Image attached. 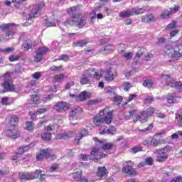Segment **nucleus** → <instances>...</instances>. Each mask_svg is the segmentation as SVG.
Here are the masks:
<instances>
[{"label": "nucleus", "mask_w": 182, "mask_h": 182, "mask_svg": "<svg viewBox=\"0 0 182 182\" xmlns=\"http://www.w3.org/2000/svg\"><path fill=\"white\" fill-rule=\"evenodd\" d=\"M94 141H97V147L91 151V157H94V160L97 161L100 159H104L107 155L102 153L103 150H112L113 149V144H103V141L98 140L97 137L93 138Z\"/></svg>", "instance_id": "obj_1"}, {"label": "nucleus", "mask_w": 182, "mask_h": 182, "mask_svg": "<svg viewBox=\"0 0 182 182\" xmlns=\"http://www.w3.org/2000/svg\"><path fill=\"white\" fill-rule=\"evenodd\" d=\"M67 12L70 15L71 18H68L64 22V25L65 26L68 25H75V23H77V26L80 29L86 25V21L82 18V15L76 13V7L68 9Z\"/></svg>", "instance_id": "obj_2"}, {"label": "nucleus", "mask_w": 182, "mask_h": 182, "mask_svg": "<svg viewBox=\"0 0 182 182\" xmlns=\"http://www.w3.org/2000/svg\"><path fill=\"white\" fill-rule=\"evenodd\" d=\"M113 120V112L109 108H105L100 112L99 116L93 119V123L95 126H102L103 123L110 124Z\"/></svg>", "instance_id": "obj_3"}, {"label": "nucleus", "mask_w": 182, "mask_h": 182, "mask_svg": "<svg viewBox=\"0 0 182 182\" xmlns=\"http://www.w3.org/2000/svg\"><path fill=\"white\" fill-rule=\"evenodd\" d=\"M165 49V56H169V58H171L168 60V62H176V60H178V59L182 56V53L180 52V50H177L171 46H166Z\"/></svg>", "instance_id": "obj_4"}, {"label": "nucleus", "mask_w": 182, "mask_h": 182, "mask_svg": "<svg viewBox=\"0 0 182 182\" xmlns=\"http://www.w3.org/2000/svg\"><path fill=\"white\" fill-rule=\"evenodd\" d=\"M133 166H134V163L133 161H125L124 163V167L122 168V172H124V174H127V176H129L131 177L132 176H137L139 173L136 168H133Z\"/></svg>", "instance_id": "obj_5"}, {"label": "nucleus", "mask_w": 182, "mask_h": 182, "mask_svg": "<svg viewBox=\"0 0 182 182\" xmlns=\"http://www.w3.org/2000/svg\"><path fill=\"white\" fill-rule=\"evenodd\" d=\"M41 6H43V4H40V5H36L33 6L30 14H28V17L25 23L26 25H28V22L29 25H31L32 22H33L32 19H33V18H38V16L41 15Z\"/></svg>", "instance_id": "obj_6"}, {"label": "nucleus", "mask_w": 182, "mask_h": 182, "mask_svg": "<svg viewBox=\"0 0 182 182\" xmlns=\"http://www.w3.org/2000/svg\"><path fill=\"white\" fill-rule=\"evenodd\" d=\"M4 77V81L1 84V86H3L6 92H15V87L12 85V82L11 81V73H6Z\"/></svg>", "instance_id": "obj_7"}, {"label": "nucleus", "mask_w": 182, "mask_h": 182, "mask_svg": "<svg viewBox=\"0 0 182 182\" xmlns=\"http://www.w3.org/2000/svg\"><path fill=\"white\" fill-rule=\"evenodd\" d=\"M83 110L80 107H77L73 108L70 112V121L72 122L73 120H77L79 119L80 114H82V112Z\"/></svg>", "instance_id": "obj_8"}, {"label": "nucleus", "mask_w": 182, "mask_h": 182, "mask_svg": "<svg viewBox=\"0 0 182 182\" xmlns=\"http://www.w3.org/2000/svg\"><path fill=\"white\" fill-rule=\"evenodd\" d=\"M48 52V48L43 47V48H39L38 50L36 51V55L34 57V60L36 62H41L42 60V58L45 53Z\"/></svg>", "instance_id": "obj_9"}, {"label": "nucleus", "mask_w": 182, "mask_h": 182, "mask_svg": "<svg viewBox=\"0 0 182 182\" xmlns=\"http://www.w3.org/2000/svg\"><path fill=\"white\" fill-rule=\"evenodd\" d=\"M166 85L170 86L171 87H175L178 90H182V82L181 81H175L174 80H169L166 82Z\"/></svg>", "instance_id": "obj_10"}, {"label": "nucleus", "mask_w": 182, "mask_h": 182, "mask_svg": "<svg viewBox=\"0 0 182 182\" xmlns=\"http://www.w3.org/2000/svg\"><path fill=\"white\" fill-rule=\"evenodd\" d=\"M69 109L68 104L65 102H60L55 105V110L59 113H63V112H66Z\"/></svg>", "instance_id": "obj_11"}, {"label": "nucleus", "mask_w": 182, "mask_h": 182, "mask_svg": "<svg viewBox=\"0 0 182 182\" xmlns=\"http://www.w3.org/2000/svg\"><path fill=\"white\" fill-rule=\"evenodd\" d=\"M156 21H157V18H156V16L153 14L143 16L141 18V22H144V23H150V22H156Z\"/></svg>", "instance_id": "obj_12"}, {"label": "nucleus", "mask_w": 182, "mask_h": 182, "mask_svg": "<svg viewBox=\"0 0 182 182\" xmlns=\"http://www.w3.org/2000/svg\"><path fill=\"white\" fill-rule=\"evenodd\" d=\"M97 176H98V177H100V178H101L102 180H105V178H107V171L106 167H99L97 168Z\"/></svg>", "instance_id": "obj_13"}, {"label": "nucleus", "mask_w": 182, "mask_h": 182, "mask_svg": "<svg viewBox=\"0 0 182 182\" xmlns=\"http://www.w3.org/2000/svg\"><path fill=\"white\" fill-rule=\"evenodd\" d=\"M156 154H158L156 161H159V163H163V161H166L168 159V155L167 154H163L161 151L156 150Z\"/></svg>", "instance_id": "obj_14"}, {"label": "nucleus", "mask_w": 182, "mask_h": 182, "mask_svg": "<svg viewBox=\"0 0 182 182\" xmlns=\"http://www.w3.org/2000/svg\"><path fill=\"white\" fill-rule=\"evenodd\" d=\"M6 134L8 137H11V139H18V137H19V132H18L16 129H9L6 132Z\"/></svg>", "instance_id": "obj_15"}, {"label": "nucleus", "mask_w": 182, "mask_h": 182, "mask_svg": "<svg viewBox=\"0 0 182 182\" xmlns=\"http://www.w3.org/2000/svg\"><path fill=\"white\" fill-rule=\"evenodd\" d=\"M78 134L79 135L76 136L75 141L76 144H79V143H80V140H82V139H83V137L87 134V130L85 129H82Z\"/></svg>", "instance_id": "obj_16"}, {"label": "nucleus", "mask_w": 182, "mask_h": 182, "mask_svg": "<svg viewBox=\"0 0 182 182\" xmlns=\"http://www.w3.org/2000/svg\"><path fill=\"white\" fill-rule=\"evenodd\" d=\"M105 79L107 82H113L114 80V74H113L112 70H107L105 72Z\"/></svg>", "instance_id": "obj_17"}, {"label": "nucleus", "mask_w": 182, "mask_h": 182, "mask_svg": "<svg viewBox=\"0 0 182 182\" xmlns=\"http://www.w3.org/2000/svg\"><path fill=\"white\" fill-rule=\"evenodd\" d=\"M136 120H139L141 123H146L149 120V117L147 116V114L146 112H141L139 115L136 117Z\"/></svg>", "instance_id": "obj_18"}, {"label": "nucleus", "mask_w": 182, "mask_h": 182, "mask_svg": "<svg viewBox=\"0 0 182 182\" xmlns=\"http://www.w3.org/2000/svg\"><path fill=\"white\" fill-rule=\"evenodd\" d=\"M32 41H31V40L25 41L21 46V49L29 50V49H32Z\"/></svg>", "instance_id": "obj_19"}, {"label": "nucleus", "mask_w": 182, "mask_h": 182, "mask_svg": "<svg viewBox=\"0 0 182 182\" xmlns=\"http://www.w3.org/2000/svg\"><path fill=\"white\" fill-rule=\"evenodd\" d=\"M15 36V31L12 28L6 31V35L4 37L5 41H9V39H12Z\"/></svg>", "instance_id": "obj_20"}, {"label": "nucleus", "mask_w": 182, "mask_h": 182, "mask_svg": "<svg viewBox=\"0 0 182 182\" xmlns=\"http://www.w3.org/2000/svg\"><path fill=\"white\" fill-rule=\"evenodd\" d=\"M15 23H4L0 26V28L4 31V32H6V31H9V29L12 28V26H16Z\"/></svg>", "instance_id": "obj_21"}, {"label": "nucleus", "mask_w": 182, "mask_h": 182, "mask_svg": "<svg viewBox=\"0 0 182 182\" xmlns=\"http://www.w3.org/2000/svg\"><path fill=\"white\" fill-rule=\"evenodd\" d=\"M113 50H114V47L113 46L110 45V46H105L104 47V48L102 50V53L106 55L107 53H112V52H113Z\"/></svg>", "instance_id": "obj_22"}, {"label": "nucleus", "mask_w": 182, "mask_h": 182, "mask_svg": "<svg viewBox=\"0 0 182 182\" xmlns=\"http://www.w3.org/2000/svg\"><path fill=\"white\" fill-rule=\"evenodd\" d=\"M176 97H177V95H176V93H168L167 97L168 103H170V104L176 103Z\"/></svg>", "instance_id": "obj_23"}, {"label": "nucleus", "mask_w": 182, "mask_h": 182, "mask_svg": "<svg viewBox=\"0 0 182 182\" xmlns=\"http://www.w3.org/2000/svg\"><path fill=\"white\" fill-rule=\"evenodd\" d=\"M89 97H90V94L86 91H83L79 95V99L81 102L86 100V99H89Z\"/></svg>", "instance_id": "obj_24"}, {"label": "nucleus", "mask_w": 182, "mask_h": 182, "mask_svg": "<svg viewBox=\"0 0 182 182\" xmlns=\"http://www.w3.org/2000/svg\"><path fill=\"white\" fill-rule=\"evenodd\" d=\"M132 16L133 15H140L141 14H144V9L143 8H134V9H132Z\"/></svg>", "instance_id": "obj_25"}, {"label": "nucleus", "mask_w": 182, "mask_h": 182, "mask_svg": "<svg viewBox=\"0 0 182 182\" xmlns=\"http://www.w3.org/2000/svg\"><path fill=\"white\" fill-rule=\"evenodd\" d=\"M119 16L120 18H129L133 16V14L132 13V10L130 11H122L119 13Z\"/></svg>", "instance_id": "obj_26"}, {"label": "nucleus", "mask_w": 182, "mask_h": 182, "mask_svg": "<svg viewBox=\"0 0 182 182\" xmlns=\"http://www.w3.org/2000/svg\"><path fill=\"white\" fill-rule=\"evenodd\" d=\"M41 139L44 140V141H50V140L52 139V134H50V132H46L42 135Z\"/></svg>", "instance_id": "obj_27"}, {"label": "nucleus", "mask_w": 182, "mask_h": 182, "mask_svg": "<svg viewBox=\"0 0 182 182\" xmlns=\"http://www.w3.org/2000/svg\"><path fill=\"white\" fill-rule=\"evenodd\" d=\"M81 85H87V83H90V80H89V76L87 75H82L80 80Z\"/></svg>", "instance_id": "obj_28"}, {"label": "nucleus", "mask_w": 182, "mask_h": 182, "mask_svg": "<svg viewBox=\"0 0 182 182\" xmlns=\"http://www.w3.org/2000/svg\"><path fill=\"white\" fill-rule=\"evenodd\" d=\"M73 177L75 180V181H80V178H82V172L77 171L73 173Z\"/></svg>", "instance_id": "obj_29"}, {"label": "nucleus", "mask_w": 182, "mask_h": 182, "mask_svg": "<svg viewBox=\"0 0 182 182\" xmlns=\"http://www.w3.org/2000/svg\"><path fill=\"white\" fill-rule=\"evenodd\" d=\"M19 120V118L16 116H13L10 119V124L11 126H16L18 124V122Z\"/></svg>", "instance_id": "obj_30"}, {"label": "nucleus", "mask_w": 182, "mask_h": 182, "mask_svg": "<svg viewBox=\"0 0 182 182\" xmlns=\"http://www.w3.org/2000/svg\"><path fill=\"white\" fill-rule=\"evenodd\" d=\"M153 83L154 82L151 80H146L143 82V86H144V87H148V89H150L153 87Z\"/></svg>", "instance_id": "obj_31"}, {"label": "nucleus", "mask_w": 182, "mask_h": 182, "mask_svg": "<svg viewBox=\"0 0 182 182\" xmlns=\"http://www.w3.org/2000/svg\"><path fill=\"white\" fill-rule=\"evenodd\" d=\"M34 127H35L33 126V123L32 122L28 121L26 122V129L28 132H32V130H33Z\"/></svg>", "instance_id": "obj_32"}, {"label": "nucleus", "mask_w": 182, "mask_h": 182, "mask_svg": "<svg viewBox=\"0 0 182 182\" xmlns=\"http://www.w3.org/2000/svg\"><path fill=\"white\" fill-rule=\"evenodd\" d=\"M122 87H124V92H129V90H130L132 88V83L129 82H124L122 83Z\"/></svg>", "instance_id": "obj_33"}, {"label": "nucleus", "mask_w": 182, "mask_h": 182, "mask_svg": "<svg viewBox=\"0 0 182 182\" xmlns=\"http://www.w3.org/2000/svg\"><path fill=\"white\" fill-rule=\"evenodd\" d=\"M40 154L45 159H49V157H50V154L49 153L48 149H43V150L40 151Z\"/></svg>", "instance_id": "obj_34"}, {"label": "nucleus", "mask_w": 182, "mask_h": 182, "mask_svg": "<svg viewBox=\"0 0 182 182\" xmlns=\"http://www.w3.org/2000/svg\"><path fill=\"white\" fill-rule=\"evenodd\" d=\"M156 109L153 107L147 108L145 111H143V112H146V116L149 117V116H153L154 114V112Z\"/></svg>", "instance_id": "obj_35"}, {"label": "nucleus", "mask_w": 182, "mask_h": 182, "mask_svg": "<svg viewBox=\"0 0 182 182\" xmlns=\"http://www.w3.org/2000/svg\"><path fill=\"white\" fill-rule=\"evenodd\" d=\"M171 146H166L164 148L157 149L158 151H161L162 154H166V153H168V151H171Z\"/></svg>", "instance_id": "obj_36"}, {"label": "nucleus", "mask_w": 182, "mask_h": 182, "mask_svg": "<svg viewBox=\"0 0 182 182\" xmlns=\"http://www.w3.org/2000/svg\"><path fill=\"white\" fill-rule=\"evenodd\" d=\"M144 50L143 47H139L138 52L136 53L135 57L138 58H141V56H143V54L144 53V50Z\"/></svg>", "instance_id": "obj_37"}, {"label": "nucleus", "mask_w": 182, "mask_h": 182, "mask_svg": "<svg viewBox=\"0 0 182 182\" xmlns=\"http://www.w3.org/2000/svg\"><path fill=\"white\" fill-rule=\"evenodd\" d=\"M57 139L58 140H62V139H69V134H68L67 132H65L63 134H58L57 135Z\"/></svg>", "instance_id": "obj_38"}, {"label": "nucleus", "mask_w": 182, "mask_h": 182, "mask_svg": "<svg viewBox=\"0 0 182 182\" xmlns=\"http://www.w3.org/2000/svg\"><path fill=\"white\" fill-rule=\"evenodd\" d=\"M122 100H123V97L122 96H119V95H115L114 97V103L119 106V105H120V103H122Z\"/></svg>", "instance_id": "obj_39"}, {"label": "nucleus", "mask_w": 182, "mask_h": 182, "mask_svg": "<svg viewBox=\"0 0 182 182\" xmlns=\"http://www.w3.org/2000/svg\"><path fill=\"white\" fill-rule=\"evenodd\" d=\"M15 50V48L14 47H9L4 49H1L0 52H3L4 53H12Z\"/></svg>", "instance_id": "obj_40"}, {"label": "nucleus", "mask_w": 182, "mask_h": 182, "mask_svg": "<svg viewBox=\"0 0 182 182\" xmlns=\"http://www.w3.org/2000/svg\"><path fill=\"white\" fill-rule=\"evenodd\" d=\"M151 144H152L154 147H157V146H160V144H161V141L160 139H152L151 141Z\"/></svg>", "instance_id": "obj_41"}, {"label": "nucleus", "mask_w": 182, "mask_h": 182, "mask_svg": "<svg viewBox=\"0 0 182 182\" xmlns=\"http://www.w3.org/2000/svg\"><path fill=\"white\" fill-rule=\"evenodd\" d=\"M86 45H87V41H85V40H80L78 41L75 43V46H86Z\"/></svg>", "instance_id": "obj_42"}, {"label": "nucleus", "mask_w": 182, "mask_h": 182, "mask_svg": "<svg viewBox=\"0 0 182 182\" xmlns=\"http://www.w3.org/2000/svg\"><path fill=\"white\" fill-rule=\"evenodd\" d=\"M171 15V11H166L161 15V19H166V18H168Z\"/></svg>", "instance_id": "obj_43"}, {"label": "nucleus", "mask_w": 182, "mask_h": 182, "mask_svg": "<svg viewBox=\"0 0 182 182\" xmlns=\"http://www.w3.org/2000/svg\"><path fill=\"white\" fill-rule=\"evenodd\" d=\"M133 56H134V53H133L132 52L125 53L124 54V58L127 60H130V59H132V58H133Z\"/></svg>", "instance_id": "obj_44"}, {"label": "nucleus", "mask_w": 182, "mask_h": 182, "mask_svg": "<svg viewBox=\"0 0 182 182\" xmlns=\"http://www.w3.org/2000/svg\"><path fill=\"white\" fill-rule=\"evenodd\" d=\"M38 100H39V96L38 95H33L31 97V103H33V105H36V103H38Z\"/></svg>", "instance_id": "obj_45"}, {"label": "nucleus", "mask_w": 182, "mask_h": 182, "mask_svg": "<svg viewBox=\"0 0 182 182\" xmlns=\"http://www.w3.org/2000/svg\"><path fill=\"white\" fill-rule=\"evenodd\" d=\"M62 65L60 66H56V65H53L50 68V70H51V72H60V69H62Z\"/></svg>", "instance_id": "obj_46"}, {"label": "nucleus", "mask_w": 182, "mask_h": 182, "mask_svg": "<svg viewBox=\"0 0 182 182\" xmlns=\"http://www.w3.org/2000/svg\"><path fill=\"white\" fill-rule=\"evenodd\" d=\"M63 77H65V75L63 74H59L54 76L55 82H62Z\"/></svg>", "instance_id": "obj_47"}, {"label": "nucleus", "mask_w": 182, "mask_h": 182, "mask_svg": "<svg viewBox=\"0 0 182 182\" xmlns=\"http://www.w3.org/2000/svg\"><path fill=\"white\" fill-rule=\"evenodd\" d=\"M176 119H178V125L179 127H182V112L176 115Z\"/></svg>", "instance_id": "obj_48"}, {"label": "nucleus", "mask_w": 182, "mask_h": 182, "mask_svg": "<svg viewBox=\"0 0 182 182\" xmlns=\"http://www.w3.org/2000/svg\"><path fill=\"white\" fill-rule=\"evenodd\" d=\"M136 113H137V109H132L131 111L129 112V115L126 117V119H127V120H129V119H131V117H133L134 116V114H136Z\"/></svg>", "instance_id": "obj_49"}, {"label": "nucleus", "mask_w": 182, "mask_h": 182, "mask_svg": "<svg viewBox=\"0 0 182 182\" xmlns=\"http://www.w3.org/2000/svg\"><path fill=\"white\" fill-rule=\"evenodd\" d=\"M176 28V21H172L171 23H169L167 27V31H171V29H175Z\"/></svg>", "instance_id": "obj_50"}, {"label": "nucleus", "mask_w": 182, "mask_h": 182, "mask_svg": "<svg viewBox=\"0 0 182 182\" xmlns=\"http://www.w3.org/2000/svg\"><path fill=\"white\" fill-rule=\"evenodd\" d=\"M19 58L20 56L19 55H12L9 57V61L10 62H16V60H19Z\"/></svg>", "instance_id": "obj_51"}, {"label": "nucleus", "mask_w": 182, "mask_h": 182, "mask_svg": "<svg viewBox=\"0 0 182 182\" xmlns=\"http://www.w3.org/2000/svg\"><path fill=\"white\" fill-rule=\"evenodd\" d=\"M107 133H108V134L112 135L116 134V128L114 127H112L110 129L107 130Z\"/></svg>", "instance_id": "obj_52"}, {"label": "nucleus", "mask_w": 182, "mask_h": 182, "mask_svg": "<svg viewBox=\"0 0 182 182\" xmlns=\"http://www.w3.org/2000/svg\"><path fill=\"white\" fill-rule=\"evenodd\" d=\"M53 99V95H50L44 98H43V103H47V102H50Z\"/></svg>", "instance_id": "obj_53"}, {"label": "nucleus", "mask_w": 182, "mask_h": 182, "mask_svg": "<svg viewBox=\"0 0 182 182\" xmlns=\"http://www.w3.org/2000/svg\"><path fill=\"white\" fill-rule=\"evenodd\" d=\"M9 98L8 97H3L1 99L2 105H4V106H8L9 105Z\"/></svg>", "instance_id": "obj_54"}, {"label": "nucleus", "mask_w": 182, "mask_h": 182, "mask_svg": "<svg viewBox=\"0 0 182 182\" xmlns=\"http://www.w3.org/2000/svg\"><path fill=\"white\" fill-rule=\"evenodd\" d=\"M141 146H134L132 149V151L134 154L139 153V151H141Z\"/></svg>", "instance_id": "obj_55"}, {"label": "nucleus", "mask_w": 182, "mask_h": 182, "mask_svg": "<svg viewBox=\"0 0 182 182\" xmlns=\"http://www.w3.org/2000/svg\"><path fill=\"white\" fill-rule=\"evenodd\" d=\"M100 134H105V133H107V127L102 126L100 129Z\"/></svg>", "instance_id": "obj_56"}, {"label": "nucleus", "mask_w": 182, "mask_h": 182, "mask_svg": "<svg viewBox=\"0 0 182 182\" xmlns=\"http://www.w3.org/2000/svg\"><path fill=\"white\" fill-rule=\"evenodd\" d=\"M151 129H153V124H150L146 128H144L143 129H140L139 132H150V130H151Z\"/></svg>", "instance_id": "obj_57"}, {"label": "nucleus", "mask_w": 182, "mask_h": 182, "mask_svg": "<svg viewBox=\"0 0 182 182\" xmlns=\"http://www.w3.org/2000/svg\"><path fill=\"white\" fill-rule=\"evenodd\" d=\"M58 168H59V165L58 164H53V166H51L50 167V171L52 173H53L54 171H56V170H58Z\"/></svg>", "instance_id": "obj_58"}, {"label": "nucleus", "mask_w": 182, "mask_h": 182, "mask_svg": "<svg viewBox=\"0 0 182 182\" xmlns=\"http://www.w3.org/2000/svg\"><path fill=\"white\" fill-rule=\"evenodd\" d=\"M145 163L148 164V166H151L153 164V158L149 157L145 159Z\"/></svg>", "instance_id": "obj_59"}, {"label": "nucleus", "mask_w": 182, "mask_h": 182, "mask_svg": "<svg viewBox=\"0 0 182 182\" xmlns=\"http://www.w3.org/2000/svg\"><path fill=\"white\" fill-rule=\"evenodd\" d=\"M153 100H154L153 97H146V98L145 99L144 103H146V105H149L151 102H152Z\"/></svg>", "instance_id": "obj_60"}, {"label": "nucleus", "mask_w": 182, "mask_h": 182, "mask_svg": "<svg viewBox=\"0 0 182 182\" xmlns=\"http://www.w3.org/2000/svg\"><path fill=\"white\" fill-rule=\"evenodd\" d=\"M156 116L158 117V119H164V117H166V114H164L163 112H156Z\"/></svg>", "instance_id": "obj_61"}, {"label": "nucleus", "mask_w": 182, "mask_h": 182, "mask_svg": "<svg viewBox=\"0 0 182 182\" xmlns=\"http://www.w3.org/2000/svg\"><path fill=\"white\" fill-rule=\"evenodd\" d=\"M88 105H97V103H99V100L98 99H95V100H91L90 101H88Z\"/></svg>", "instance_id": "obj_62"}, {"label": "nucleus", "mask_w": 182, "mask_h": 182, "mask_svg": "<svg viewBox=\"0 0 182 182\" xmlns=\"http://www.w3.org/2000/svg\"><path fill=\"white\" fill-rule=\"evenodd\" d=\"M46 25L47 26H56V23L55 22H53V21H46Z\"/></svg>", "instance_id": "obj_63"}, {"label": "nucleus", "mask_w": 182, "mask_h": 182, "mask_svg": "<svg viewBox=\"0 0 182 182\" xmlns=\"http://www.w3.org/2000/svg\"><path fill=\"white\" fill-rule=\"evenodd\" d=\"M33 79H36V80L40 79V77H41V73L37 72V73H33Z\"/></svg>", "instance_id": "obj_64"}]
</instances>
